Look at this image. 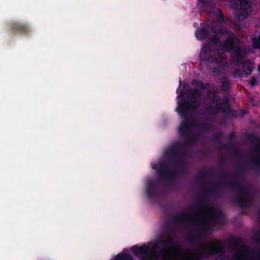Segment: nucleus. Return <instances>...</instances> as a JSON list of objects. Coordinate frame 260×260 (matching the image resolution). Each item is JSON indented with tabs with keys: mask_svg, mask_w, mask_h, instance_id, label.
Wrapping results in <instances>:
<instances>
[{
	"mask_svg": "<svg viewBox=\"0 0 260 260\" xmlns=\"http://www.w3.org/2000/svg\"><path fill=\"white\" fill-rule=\"evenodd\" d=\"M241 8L245 9L250 8L253 5V0H238Z\"/></svg>",
	"mask_w": 260,
	"mask_h": 260,
	"instance_id": "obj_26",
	"label": "nucleus"
},
{
	"mask_svg": "<svg viewBox=\"0 0 260 260\" xmlns=\"http://www.w3.org/2000/svg\"><path fill=\"white\" fill-rule=\"evenodd\" d=\"M164 233L168 235L173 236L175 235V233L174 230L172 228L168 229L164 231Z\"/></svg>",
	"mask_w": 260,
	"mask_h": 260,
	"instance_id": "obj_37",
	"label": "nucleus"
},
{
	"mask_svg": "<svg viewBox=\"0 0 260 260\" xmlns=\"http://www.w3.org/2000/svg\"><path fill=\"white\" fill-rule=\"evenodd\" d=\"M185 140L183 141H179L172 144L168 149L172 150L173 149H177V152H185L184 149L186 145H192L197 140L195 136L189 135L184 137Z\"/></svg>",
	"mask_w": 260,
	"mask_h": 260,
	"instance_id": "obj_11",
	"label": "nucleus"
},
{
	"mask_svg": "<svg viewBox=\"0 0 260 260\" xmlns=\"http://www.w3.org/2000/svg\"><path fill=\"white\" fill-rule=\"evenodd\" d=\"M219 72H220V70H219V68H214L212 71V72L214 73H218Z\"/></svg>",
	"mask_w": 260,
	"mask_h": 260,
	"instance_id": "obj_41",
	"label": "nucleus"
},
{
	"mask_svg": "<svg viewBox=\"0 0 260 260\" xmlns=\"http://www.w3.org/2000/svg\"><path fill=\"white\" fill-rule=\"evenodd\" d=\"M222 135V132L221 131H218L214 135L212 139L215 141L220 142L221 141Z\"/></svg>",
	"mask_w": 260,
	"mask_h": 260,
	"instance_id": "obj_33",
	"label": "nucleus"
},
{
	"mask_svg": "<svg viewBox=\"0 0 260 260\" xmlns=\"http://www.w3.org/2000/svg\"><path fill=\"white\" fill-rule=\"evenodd\" d=\"M182 84V81L181 80H180L179 81V86L178 88L177 89L176 92L177 93V98L179 100V101H182L183 100H185L184 99L185 97V92L184 91V89H179V88L180 87Z\"/></svg>",
	"mask_w": 260,
	"mask_h": 260,
	"instance_id": "obj_27",
	"label": "nucleus"
},
{
	"mask_svg": "<svg viewBox=\"0 0 260 260\" xmlns=\"http://www.w3.org/2000/svg\"><path fill=\"white\" fill-rule=\"evenodd\" d=\"M211 30L214 34L220 35H226L228 36L233 35V32L228 29L226 27L220 26L218 27L215 25H212L210 27Z\"/></svg>",
	"mask_w": 260,
	"mask_h": 260,
	"instance_id": "obj_16",
	"label": "nucleus"
},
{
	"mask_svg": "<svg viewBox=\"0 0 260 260\" xmlns=\"http://www.w3.org/2000/svg\"><path fill=\"white\" fill-rule=\"evenodd\" d=\"M234 139H235V135H234V134L233 133H231L229 135V136L228 139H229V140L231 142V143H233V144H232L231 146L232 145H234L235 144V142L234 141Z\"/></svg>",
	"mask_w": 260,
	"mask_h": 260,
	"instance_id": "obj_38",
	"label": "nucleus"
},
{
	"mask_svg": "<svg viewBox=\"0 0 260 260\" xmlns=\"http://www.w3.org/2000/svg\"><path fill=\"white\" fill-rule=\"evenodd\" d=\"M111 260H133V258L130 254L121 252L117 254L114 259Z\"/></svg>",
	"mask_w": 260,
	"mask_h": 260,
	"instance_id": "obj_22",
	"label": "nucleus"
},
{
	"mask_svg": "<svg viewBox=\"0 0 260 260\" xmlns=\"http://www.w3.org/2000/svg\"><path fill=\"white\" fill-rule=\"evenodd\" d=\"M248 9H243L236 13L235 18L237 20L242 21L247 18L249 15Z\"/></svg>",
	"mask_w": 260,
	"mask_h": 260,
	"instance_id": "obj_19",
	"label": "nucleus"
},
{
	"mask_svg": "<svg viewBox=\"0 0 260 260\" xmlns=\"http://www.w3.org/2000/svg\"><path fill=\"white\" fill-rule=\"evenodd\" d=\"M188 96L192 98L191 100H183L178 101L176 112L181 117H186L190 116L191 112L199 108L201 105L200 99L202 97V91L197 88L189 89L187 92Z\"/></svg>",
	"mask_w": 260,
	"mask_h": 260,
	"instance_id": "obj_5",
	"label": "nucleus"
},
{
	"mask_svg": "<svg viewBox=\"0 0 260 260\" xmlns=\"http://www.w3.org/2000/svg\"><path fill=\"white\" fill-rule=\"evenodd\" d=\"M233 143L229 144H220L219 146L218 147V149L220 150H227L229 148V147L231 146Z\"/></svg>",
	"mask_w": 260,
	"mask_h": 260,
	"instance_id": "obj_36",
	"label": "nucleus"
},
{
	"mask_svg": "<svg viewBox=\"0 0 260 260\" xmlns=\"http://www.w3.org/2000/svg\"><path fill=\"white\" fill-rule=\"evenodd\" d=\"M197 217L196 214H189L185 212H181L172 216L170 218V221L173 223H181Z\"/></svg>",
	"mask_w": 260,
	"mask_h": 260,
	"instance_id": "obj_15",
	"label": "nucleus"
},
{
	"mask_svg": "<svg viewBox=\"0 0 260 260\" xmlns=\"http://www.w3.org/2000/svg\"><path fill=\"white\" fill-rule=\"evenodd\" d=\"M159 183L158 180L150 181L147 183L146 190L148 198L151 199L156 197L158 193Z\"/></svg>",
	"mask_w": 260,
	"mask_h": 260,
	"instance_id": "obj_13",
	"label": "nucleus"
},
{
	"mask_svg": "<svg viewBox=\"0 0 260 260\" xmlns=\"http://www.w3.org/2000/svg\"><path fill=\"white\" fill-rule=\"evenodd\" d=\"M260 145L255 146L253 149V155L250 161L247 162L246 167L248 169L260 172Z\"/></svg>",
	"mask_w": 260,
	"mask_h": 260,
	"instance_id": "obj_10",
	"label": "nucleus"
},
{
	"mask_svg": "<svg viewBox=\"0 0 260 260\" xmlns=\"http://www.w3.org/2000/svg\"><path fill=\"white\" fill-rule=\"evenodd\" d=\"M247 163H245L244 165H240L238 166L236 170V175L237 176H241L245 170V169H247L246 167Z\"/></svg>",
	"mask_w": 260,
	"mask_h": 260,
	"instance_id": "obj_28",
	"label": "nucleus"
},
{
	"mask_svg": "<svg viewBox=\"0 0 260 260\" xmlns=\"http://www.w3.org/2000/svg\"><path fill=\"white\" fill-rule=\"evenodd\" d=\"M198 129L201 132L211 131L213 129V126L210 123H203L197 125Z\"/></svg>",
	"mask_w": 260,
	"mask_h": 260,
	"instance_id": "obj_20",
	"label": "nucleus"
},
{
	"mask_svg": "<svg viewBox=\"0 0 260 260\" xmlns=\"http://www.w3.org/2000/svg\"><path fill=\"white\" fill-rule=\"evenodd\" d=\"M241 64H242V70L245 76L252 74L254 66L253 63L250 59L243 60Z\"/></svg>",
	"mask_w": 260,
	"mask_h": 260,
	"instance_id": "obj_17",
	"label": "nucleus"
},
{
	"mask_svg": "<svg viewBox=\"0 0 260 260\" xmlns=\"http://www.w3.org/2000/svg\"><path fill=\"white\" fill-rule=\"evenodd\" d=\"M218 175L221 178L229 177L233 179L221 182L218 185L226 186L237 191L235 202L242 209H248L250 207V201L248 199V193L242 184L235 179V174H232L226 170H220Z\"/></svg>",
	"mask_w": 260,
	"mask_h": 260,
	"instance_id": "obj_4",
	"label": "nucleus"
},
{
	"mask_svg": "<svg viewBox=\"0 0 260 260\" xmlns=\"http://www.w3.org/2000/svg\"><path fill=\"white\" fill-rule=\"evenodd\" d=\"M9 27L11 31L25 35H28L31 31L30 27L26 23L13 22L10 24Z\"/></svg>",
	"mask_w": 260,
	"mask_h": 260,
	"instance_id": "obj_12",
	"label": "nucleus"
},
{
	"mask_svg": "<svg viewBox=\"0 0 260 260\" xmlns=\"http://www.w3.org/2000/svg\"><path fill=\"white\" fill-rule=\"evenodd\" d=\"M230 246L234 248H245V250L237 249L233 253V258L234 260H260V248L253 259L248 257L249 254H253V251L247 247L243 243L242 239L239 237L231 236L228 239Z\"/></svg>",
	"mask_w": 260,
	"mask_h": 260,
	"instance_id": "obj_7",
	"label": "nucleus"
},
{
	"mask_svg": "<svg viewBox=\"0 0 260 260\" xmlns=\"http://www.w3.org/2000/svg\"><path fill=\"white\" fill-rule=\"evenodd\" d=\"M236 38V35L233 33V35L228 36L223 43L220 44V47H224L223 51L220 52L221 54H223L225 51L230 52L235 47Z\"/></svg>",
	"mask_w": 260,
	"mask_h": 260,
	"instance_id": "obj_14",
	"label": "nucleus"
},
{
	"mask_svg": "<svg viewBox=\"0 0 260 260\" xmlns=\"http://www.w3.org/2000/svg\"><path fill=\"white\" fill-rule=\"evenodd\" d=\"M231 82L226 77H223L221 78V89L223 92H226L230 89Z\"/></svg>",
	"mask_w": 260,
	"mask_h": 260,
	"instance_id": "obj_21",
	"label": "nucleus"
},
{
	"mask_svg": "<svg viewBox=\"0 0 260 260\" xmlns=\"http://www.w3.org/2000/svg\"><path fill=\"white\" fill-rule=\"evenodd\" d=\"M195 36L197 40L203 41L209 36V31L206 28H200L195 31Z\"/></svg>",
	"mask_w": 260,
	"mask_h": 260,
	"instance_id": "obj_18",
	"label": "nucleus"
},
{
	"mask_svg": "<svg viewBox=\"0 0 260 260\" xmlns=\"http://www.w3.org/2000/svg\"><path fill=\"white\" fill-rule=\"evenodd\" d=\"M208 43L212 45H219L220 43V38L217 36H214L210 37L208 40Z\"/></svg>",
	"mask_w": 260,
	"mask_h": 260,
	"instance_id": "obj_29",
	"label": "nucleus"
},
{
	"mask_svg": "<svg viewBox=\"0 0 260 260\" xmlns=\"http://www.w3.org/2000/svg\"><path fill=\"white\" fill-rule=\"evenodd\" d=\"M218 14L217 17V21L220 24L222 25L224 22V16L223 12L220 9L218 10Z\"/></svg>",
	"mask_w": 260,
	"mask_h": 260,
	"instance_id": "obj_31",
	"label": "nucleus"
},
{
	"mask_svg": "<svg viewBox=\"0 0 260 260\" xmlns=\"http://www.w3.org/2000/svg\"><path fill=\"white\" fill-rule=\"evenodd\" d=\"M231 51L230 57L232 61L236 64L241 65L248 53L249 50L245 46L237 45Z\"/></svg>",
	"mask_w": 260,
	"mask_h": 260,
	"instance_id": "obj_8",
	"label": "nucleus"
},
{
	"mask_svg": "<svg viewBox=\"0 0 260 260\" xmlns=\"http://www.w3.org/2000/svg\"><path fill=\"white\" fill-rule=\"evenodd\" d=\"M210 176V173L206 171L200 172L198 174V177L200 179L202 183L206 184L207 183V179Z\"/></svg>",
	"mask_w": 260,
	"mask_h": 260,
	"instance_id": "obj_23",
	"label": "nucleus"
},
{
	"mask_svg": "<svg viewBox=\"0 0 260 260\" xmlns=\"http://www.w3.org/2000/svg\"><path fill=\"white\" fill-rule=\"evenodd\" d=\"M217 255H218L215 258L214 260H226L229 258V255H225L224 253H218Z\"/></svg>",
	"mask_w": 260,
	"mask_h": 260,
	"instance_id": "obj_35",
	"label": "nucleus"
},
{
	"mask_svg": "<svg viewBox=\"0 0 260 260\" xmlns=\"http://www.w3.org/2000/svg\"><path fill=\"white\" fill-rule=\"evenodd\" d=\"M192 84L193 86L199 87V88L202 90L205 89L207 87H208L210 85V84L209 83H206L204 84L203 82L197 80H193L192 82Z\"/></svg>",
	"mask_w": 260,
	"mask_h": 260,
	"instance_id": "obj_24",
	"label": "nucleus"
},
{
	"mask_svg": "<svg viewBox=\"0 0 260 260\" xmlns=\"http://www.w3.org/2000/svg\"><path fill=\"white\" fill-rule=\"evenodd\" d=\"M258 215L259 218H260V210L258 212Z\"/></svg>",
	"mask_w": 260,
	"mask_h": 260,
	"instance_id": "obj_44",
	"label": "nucleus"
},
{
	"mask_svg": "<svg viewBox=\"0 0 260 260\" xmlns=\"http://www.w3.org/2000/svg\"><path fill=\"white\" fill-rule=\"evenodd\" d=\"M185 86H186V85H185V84H184V85H183V88H184L185 87Z\"/></svg>",
	"mask_w": 260,
	"mask_h": 260,
	"instance_id": "obj_45",
	"label": "nucleus"
},
{
	"mask_svg": "<svg viewBox=\"0 0 260 260\" xmlns=\"http://www.w3.org/2000/svg\"><path fill=\"white\" fill-rule=\"evenodd\" d=\"M212 102L215 104V106L209 105L207 108V110L208 111H213L214 114L222 112L224 115L230 117L236 118L237 117H243L247 113V111L244 109H240L238 111L232 109L227 97H224L221 101L218 95L214 94L212 96Z\"/></svg>",
	"mask_w": 260,
	"mask_h": 260,
	"instance_id": "obj_6",
	"label": "nucleus"
},
{
	"mask_svg": "<svg viewBox=\"0 0 260 260\" xmlns=\"http://www.w3.org/2000/svg\"><path fill=\"white\" fill-rule=\"evenodd\" d=\"M233 76L235 78H241L242 77H244L245 75L244 74L242 70L237 69L233 72Z\"/></svg>",
	"mask_w": 260,
	"mask_h": 260,
	"instance_id": "obj_34",
	"label": "nucleus"
},
{
	"mask_svg": "<svg viewBox=\"0 0 260 260\" xmlns=\"http://www.w3.org/2000/svg\"><path fill=\"white\" fill-rule=\"evenodd\" d=\"M197 5L199 8L204 10L205 7H207L209 5L208 0H197Z\"/></svg>",
	"mask_w": 260,
	"mask_h": 260,
	"instance_id": "obj_30",
	"label": "nucleus"
},
{
	"mask_svg": "<svg viewBox=\"0 0 260 260\" xmlns=\"http://www.w3.org/2000/svg\"><path fill=\"white\" fill-rule=\"evenodd\" d=\"M215 188L205 189L201 192L202 200L196 204L197 209H204L212 213L213 216L209 218L204 223H200L198 230L191 234L187 238V241L192 246L198 248L192 250L186 255H182L176 260H203L210 256L216 255L218 253H225L226 247L223 243L219 240L211 241L208 246L205 243H200L202 238L206 233L207 228H212L221 224L224 218L223 212L218 208L210 206L207 204V197L211 194L217 193Z\"/></svg>",
	"mask_w": 260,
	"mask_h": 260,
	"instance_id": "obj_1",
	"label": "nucleus"
},
{
	"mask_svg": "<svg viewBox=\"0 0 260 260\" xmlns=\"http://www.w3.org/2000/svg\"><path fill=\"white\" fill-rule=\"evenodd\" d=\"M249 84L251 86H254L257 84V79L255 77H252L249 81Z\"/></svg>",
	"mask_w": 260,
	"mask_h": 260,
	"instance_id": "obj_39",
	"label": "nucleus"
},
{
	"mask_svg": "<svg viewBox=\"0 0 260 260\" xmlns=\"http://www.w3.org/2000/svg\"><path fill=\"white\" fill-rule=\"evenodd\" d=\"M252 47L254 49H260V36L252 38Z\"/></svg>",
	"mask_w": 260,
	"mask_h": 260,
	"instance_id": "obj_32",
	"label": "nucleus"
},
{
	"mask_svg": "<svg viewBox=\"0 0 260 260\" xmlns=\"http://www.w3.org/2000/svg\"><path fill=\"white\" fill-rule=\"evenodd\" d=\"M190 116L181 117L183 120L178 127V133L181 137H186L190 134L192 128L197 125L194 119L189 118Z\"/></svg>",
	"mask_w": 260,
	"mask_h": 260,
	"instance_id": "obj_9",
	"label": "nucleus"
},
{
	"mask_svg": "<svg viewBox=\"0 0 260 260\" xmlns=\"http://www.w3.org/2000/svg\"><path fill=\"white\" fill-rule=\"evenodd\" d=\"M203 59L207 63H215L219 64L220 61L215 57L210 54H207L204 57Z\"/></svg>",
	"mask_w": 260,
	"mask_h": 260,
	"instance_id": "obj_25",
	"label": "nucleus"
},
{
	"mask_svg": "<svg viewBox=\"0 0 260 260\" xmlns=\"http://www.w3.org/2000/svg\"><path fill=\"white\" fill-rule=\"evenodd\" d=\"M209 45H205L204 46L203 49L205 50V51H208L209 50Z\"/></svg>",
	"mask_w": 260,
	"mask_h": 260,
	"instance_id": "obj_42",
	"label": "nucleus"
},
{
	"mask_svg": "<svg viewBox=\"0 0 260 260\" xmlns=\"http://www.w3.org/2000/svg\"><path fill=\"white\" fill-rule=\"evenodd\" d=\"M176 149L172 150L167 149L165 154L170 157L171 159L178 164L177 169H171L169 164L165 161L158 162L153 168L156 170V172L159 178L168 179L170 184H173L175 182L176 175L178 174H185L187 172L185 164V152H177Z\"/></svg>",
	"mask_w": 260,
	"mask_h": 260,
	"instance_id": "obj_2",
	"label": "nucleus"
},
{
	"mask_svg": "<svg viewBox=\"0 0 260 260\" xmlns=\"http://www.w3.org/2000/svg\"><path fill=\"white\" fill-rule=\"evenodd\" d=\"M258 70L259 72H260V63L258 66Z\"/></svg>",
	"mask_w": 260,
	"mask_h": 260,
	"instance_id": "obj_43",
	"label": "nucleus"
},
{
	"mask_svg": "<svg viewBox=\"0 0 260 260\" xmlns=\"http://www.w3.org/2000/svg\"><path fill=\"white\" fill-rule=\"evenodd\" d=\"M159 245L162 247L160 254L151 253V248L147 244H144L141 246L134 245L131 248V251L135 256L140 258L141 260H158L160 256L166 254L177 246L176 242L171 239L157 240L154 243V248L155 249H158Z\"/></svg>",
	"mask_w": 260,
	"mask_h": 260,
	"instance_id": "obj_3",
	"label": "nucleus"
},
{
	"mask_svg": "<svg viewBox=\"0 0 260 260\" xmlns=\"http://www.w3.org/2000/svg\"><path fill=\"white\" fill-rule=\"evenodd\" d=\"M254 238L256 241H260V232H257L255 234Z\"/></svg>",
	"mask_w": 260,
	"mask_h": 260,
	"instance_id": "obj_40",
	"label": "nucleus"
}]
</instances>
